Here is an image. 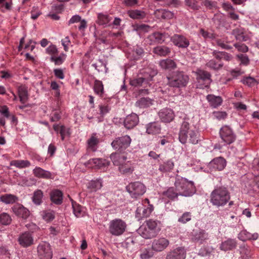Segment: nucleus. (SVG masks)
I'll return each instance as SVG.
<instances>
[{"label":"nucleus","instance_id":"nucleus-44","mask_svg":"<svg viewBox=\"0 0 259 259\" xmlns=\"http://www.w3.org/2000/svg\"><path fill=\"white\" fill-rule=\"evenodd\" d=\"M159 64L160 66L164 69H172L176 68V64L174 61L166 59L161 60Z\"/></svg>","mask_w":259,"mask_h":259},{"label":"nucleus","instance_id":"nucleus-32","mask_svg":"<svg viewBox=\"0 0 259 259\" xmlns=\"http://www.w3.org/2000/svg\"><path fill=\"white\" fill-rule=\"evenodd\" d=\"M50 198L53 203L60 204L63 200V193L59 190H54L51 192Z\"/></svg>","mask_w":259,"mask_h":259},{"label":"nucleus","instance_id":"nucleus-60","mask_svg":"<svg viewBox=\"0 0 259 259\" xmlns=\"http://www.w3.org/2000/svg\"><path fill=\"white\" fill-rule=\"evenodd\" d=\"M153 255V253L148 249L143 250L140 255L141 259H149Z\"/></svg>","mask_w":259,"mask_h":259},{"label":"nucleus","instance_id":"nucleus-38","mask_svg":"<svg viewBox=\"0 0 259 259\" xmlns=\"http://www.w3.org/2000/svg\"><path fill=\"white\" fill-rule=\"evenodd\" d=\"M153 52L157 55L164 57L170 54V50L166 46H160L155 47Z\"/></svg>","mask_w":259,"mask_h":259},{"label":"nucleus","instance_id":"nucleus-19","mask_svg":"<svg viewBox=\"0 0 259 259\" xmlns=\"http://www.w3.org/2000/svg\"><path fill=\"white\" fill-rule=\"evenodd\" d=\"M139 117L136 113H132L127 115L124 120V126L127 129H132L139 123Z\"/></svg>","mask_w":259,"mask_h":259},{"label":"nucleus","instance_id":"nucleus-35","mask_svg":"<svg viewBox=\"0 0 259 259\" xmlns=\"http://www.w3.org/2000/svg\"><path fill=\"white\" fill-rule=\"evenodd\" d=\"M34 175L37 178L42 179H49L51 177V173L39 167H36L33 170Z\"/></svg>","mask_w":259,"mask_h":259},{"label":"nucleus","instance_id":"nucleus-42","mask_svg":"<svg viewBox=\"0 0 259 259\" xmlns=\"http://www.w3.org/2000/svg\"><path fill=\"white\" fill-rule=\"evenodd\" d=\"M208 239V235L204 230H199L196 232L193 235V239L197 242L202 243Z\"/></svg>","mask_w":259,"mask_h":259},{"label":"nucleus","instance_id":"nucleus-48","mask_svg":"<svg viewBox=\"0 0 259 259\" xmlns=\"http://www.w3.org/2000/svg\"><path fill=\"white\" fill-rule=\"evenodd\" d=\"M72 206L73 213L75 217L77 218H81L84 216L85 212L81 205L74 201H72Z\"/></svg>","mask_w":259,"mask_h":259},{"label":"nucleus","instance_id":"nucleus-9","mask_svg":"<svg viewBox=\"0 0 259 259\" xmlns=\"http://www.w3.org/2000/svg\"><path fill=\"white\" fill-rule=\"evenodd\" d=\"M37 253L40 259H51L52 251L49 243L42 242L37 246Z\"/></svg>","mask_w":259,"mask_h":259},{"label":"nucleus","instance_id":"nucleus-36","mask_svg":"<svg viewBox=\"0 0 259 259\" xmlns=\"http://www.w3.org/2000/svg\"><path fill=\"white\" fill-rule=\"evenodd\" d=\"M99 139L96 134H93L90 138L88 140V148L93 151H95L98 147Z\"/></svg>","mask_w":259,"mask_h":259},{"label":"nucleus","instance_id":"nucleus-17","mask_svg":"<svg viewBox=\"0 0 259 259\" xmlns=\"http://www.w3.org/2000/svg\"><path fill=\"white\" fill-rule=\"evenodd\" d=\"M160 120L163 122H170L173 120L175 115L172 109L165 108L160 110L158 112Z\"/></svg>","mask_w":259,"mask_h":259},{"label":"nucleus","instance_id":"nucleus-45","mask_svg":"<svg viewBox=\"0 0 259 259\" xmlns=\"http://www.w3.org/2000/svg\"><path fill=\"white\" fill-rule=\"evenodd\" d=\"M93 90L96 94L102 97L104 93V85L101 80L96 79L94 81Z\"/></svg>","mask_w":259,"mask_h":259},{"label":"nucleus","instance_id":"nucleus-34","mask_svg":"<svg viewBox=\"0 0 259 259\" xmlns=\"http://www.w3.org/2000/svg\"><path fill=\"white\" fill-rule=\"evenodd\" d=\"M206 99L210 105L213 108H217L220 106L223 102L222 98L220 96H215L213 95H208Z\"/></svg>","mask_w":259,"mask_h":259},{"label":"nucleus","instance_id":"nucleus-1","mask_svg":"<svg viewBox=\"0 0 259 259\" xmlns=\"http://www.w3.org/2000/svg\"><path fill=\"white\" fill-rule=\"evenodd\" d=\"M230 199V193L226 187H217L210 195V202L217 207L223 206Z\"/></svg>","mask_w":259,"mask_h":259},{"label":"nucleus","instance_id":"nucleus-22","mask_svg":"<svg viewBox=\"0 0 259 259\" xmlns=\"http://www.w3.org/2000/svg\"><path fill=\"white\" fill-rule=\"evenodd\" d=\"M196 79L199 82H204L205 87L210 84L211 75L209 72L203 70H198L196 72Z\"/></svg>","mask_w":259,"mask_h":259},{"label":"nucleus","instance_id":"nucleus-26","mask_svg":"<svg viewBox=\"0 0 259 259\" xmlns=\"http://www.w3.org/2000/svg\"><path fill=\"white\" fill-rule=\"evenodd\" d=\"M236 245V241L235 239L229 238L221 243L220 245V249L221 250L226 251L235 248Z\"/></svg>","mask_w":259,"mask_h":259},{"label":"nucleus","instance_id":"nucleus-12","mask_svg":"<svg viewBox=\"0 0 259 259\" xmlns=\"http://www.w3.org/2000/svg\"><path fill=\"white\" fill-rule=\"evenodd\" d=\"M227 161L222 157H218L211 160L207 165L208 168L211 171L222 170L226 167Z\"/></svg>","mask_w":259,"mask_h":259},{"label":"nucleus","instance_id":"nucleus-18","mask_svg":"<svg viewBox=\"0 0 259 259\" xmlns=\"http://www.w3.org/2000/svg\"><path fill=\"white\" fill-rule=\"evenodd\" d=\"M12 209L13 212L19 218L26 219L29 216V211L20 204L14 205Z\"/></svg>","mask_w":259,"mask_h":259},{"label":"nucleus","instance_id":"nucleus-37","mask_svg":"<svg viewBox=\"0 0 259 259\" xmlns=\"http://www.w3.org/2000/svg\"><path fill=\"white\" fill-rule=\"evenodd\" d=\"M162 195L171 200H176L180 196L176 187L169 188L166 191L163 192Z\"/></svg>","mask_w":259,"mask_h":259},{"label":"nucleus","instance_id":"nucleus-43","mask_svg":"<svg viewBox=\"0 0 259 259\" xmlns=\"http://www.w3.org/2000/svg\"><path fill=\"white\" fill-rule=\"evenodd\" d=\"M174 161L171 159H169L160 164L158 169L162 172H169L174 168Z\"/></svg>","mask_w":259,"mask_h":259},{"label":"nucleus","instance_id":"nucleus-47","mask_svg":"<svg viewBox=\"0 0 259 259\" xmlns=\"http://www.w3.org/2000/svg\"><path fill=\"white\" fill-rule=\"evenodd\" d=\"M232 34L235 36L236 39L239 41H246L248 37L244 35V29L242 28H237L232 31Z\"/></svg>","mask_w":259,"mask_h":259},{"label":"nucleus","instance_id":"nucleus-40","mask_svg":"<svg viewBox=\"0 0 259 259\" xmlns=\"http://www.w3.org/2000/svg\"><path fill=\"white\" fill-rule=\"evenodd\" d=\"M18 200V198L13 194H6L0 196V201L6 204H13Z\"/></svg>","mask_w":259,"mask_h":259},{"label":"nucleus","instance_id":"nucleus-46","mask_svg":"<svg viewBox=\"0 0 259 259\" xmlns=\"http://www.w3.org/2000/svg\"><path fill=\"white\" fill-rule=\"evenodd\" d=\"M10 165L19 168H24L29 167L31 164L27 160H14L10 162Z\"/></svg>","mask_w":259,"mask_h":259},{"label":"nucleus","instance_id":"nucleus-33","mask_svg":"<svg viewBox=\"0 0 259 259\" xmlns=\"http://www.w3.org/2000/svg\"><path fill=\"white\" fill-rule=\"evenodd\" d=\"M112 17H110L107 14L100 13L98 15L97 23L101 25H103L105 27L111 25V21Z\"/></svg>","mask_w":259,"mask_h":259},{"label":"nucleus","instance_id":"nucleus-63","mask_svg":"<svg viewBox=\"0 0 259 259\" xmlns=\"http://www.w3.org/2000/svg\"><path fill=\"white\" fill-rule=\"evenodd\" d=\"M62 45L64 47V50L65 51H68V47L71 45V42L69 38L67 36L61 40Z\"/></svg>","mask_w":259,"mask_h":259},{"label":"nucleus","instance_id":"nucleus-7","mask_svg":"<svg viewBox=\"0 0 259 259\" xmlns=\"http://www.w3.org/2000/svg\"><path fill=\"white\" fill-rule=\"evenodd\" d=\"M155 71H150L149 69L144 72L143 76H139L131 80L130 83L132 86L140 87L143 83H147L152 80L154 76L156 74Z\"/></svg>","mask_w":259,"mask_h":259},{"label":"nucleus","instance_id":"nucleus-4","mask_svg":"<svg viewBox=\"0 0 259 259\" xmlns=\"http://www.w3.org/2000/svg\"><path fill=\"white\" fill-rule=\"evenodd\" d=\"M126 224L120 219H115L109 223V231L113 236H119L124 233L126 229Z\"/></svg>","mask_w":259,"mask_h":259},{"label":"nucleus","instance_id":"nucleus-30","mask_svg":"<svg viewBox=\"0 0 259 259\" xmlns=\"http://www.w3.org/2000/svg\"><path fill=\"white\" fill-rule=\"evenodd\" d=\"M153 104V100L149 97L141 98L138 100L135 106L140 108H145L150 107Z\"/></svg>","mask_w":259,"mask_h":259},{"label":"nucleus","instance_id":"nucleus-23","mask_svg":"<svg viewBox=\"0 0 259 259\" xmlns=\"http://www.w3.org/2000/svg\"><path fill=\"white\" fill-rule=\"evenodd\" d=\"M145 223L151 231L157 235L161 229V223L159 221L153 219H149L145 222Z\"/></svg>","mask_w":259,"mask_h":259},{"label":"nucleus","instance_id":"nucleus-8","mask_svg":"<svg viewBox=\"0 0 259 259\" xmlns=\"http://www.w3.org/2000/svg\"><path fill=\"white\" fill-rule=\"evenodd\" d=\"M132 140L129 136L125 135L116 138L111 143V146L115 150L122 151L128 147Z\"/></svg>","mask_w":259,"mask_h":259},{"label":"nucleus","instance_id":"nucleus-24","mask_svg":"<svg viewBox=\"0 0 259 259\" xmlns=\"http://www.w3.org/2000/svg\"><path fill=\"white\" fill-rule=\"evenodd\" d=\"M138 232L145 239H150L156 236L152 231L150 230L146 223L145 225H143L140 227L138 230Z\"/></svg>","mask_w":259,"mask_h":259},{"label":"nucleus","instance_id":"nucleus-2","mask_svg":"<svg viewBox=\"0 0 259 259\" xmlns=\"http://www.w3.org/2000/svg\"><path fill=\"white\" fill-rule=\"evenodd\" d=\"M175 187L178 192V194L184 197H190L196 191L194 183L182 177L177 178Z\"/></svg>","mask_w":259,"mask_h":259},{"label":"nucleus","instance_id":"nucleus-29","mask_svg":"<svg viewBox=\"0 0 259 259\" xmlns=\"http://www.w3.org/2000/svg\"><path fill=\"white\" fill-rule=\"evenodd\" d=\"M119 170L123 174H131L134 170V167L132 161L126 160L120 167H118Z\"/></svg>","mask_w":259,"mask_h":259},{"label":"nucleus","instance_id":"nucleus-62","mask_svg":"<svg viewBox=\"0 0 259 259\" xmlns=\"http://www.w3.org/2000/svg\"><path fill=\"white\" fill-rule=\"evenodd\" d=\"M242 82L249 87L253 86L256 84V80L254 78L251 77H248L244 78L242 80Z\"/></svg>","mask_w":259,"mask_h":259},{"label":"nucleus","instance_id":"nucleus-31","mask_svg":"<svg viewBox=\"0 0 259 259\" xmlns=\"http://www.w3.org/2000/svg\"><path fill=\"white\" fill-rule=\"evenodd\" d=\"M102 186V181L100 179L91 181L87 184V188L90 192H96L100 190Z\"/></svg>","mask_w":259,"mask_h":259},{"label":"nucleus","instance_id":"nucleus-5","mask_svg":"<svg viewBox=\"0 0 259 259\" xmlns=\"http://www.w3.org/2000/svg\"><path fill=\"white\" fill-rule=\"evenodd\" d=\"M125 189L133 198H138L143 195L146 191V186L139 181L129 183L126 186Z\"/></svg>","mask_w":259,"mask_h":259},{"label":"nucleus","instance_id":"nucleus-25","mask_svg":"<svg viewBox=\"0 0 259 259\" xmlns=\"http://www.w3.org/2000/svg\"><path fill=\"white\" fill-rule=\"evenodd\" d=\"M238 238L239 240L243 241H245L246 240H256L258 238V234L257 233L251 234L244 230L241 231L238 234Z\"/></svg>","mask_w":259,"mask_h":259},{"label":"nucleus","instance_id":"nucleus-57","mask_svg":"<svg viewBox=\"0 0 259 259\" xmlns=\"http://www.w3.org/2000/svg\"><path fill=\"white\" fill-rule=\"evenodd\" d=\"M65 58L66 55L62 54L58 57H56L54 56H52L50 58V60L52 62H54L55 65H60L63 63L65 59Z\"/></svg>","mask_w":259,"mask_h":259},{"label":"nucleus","instance_id":"nucleus-21","mask_svg":"<svg viewBox=\"0 0 259 259\" xmlns=\"http://www.w3.org/2000/svg\"><path fill=\"white\" fill-rule=\"evenodd\" d=\"M167 37V34L161 33L158 32L153 33L149 35L147 39L149 40L150 45H153L155 43L161 44Z\"/></svg>","mask_w":259,"mask_h":259},{"label":"nucleus","instance_id":"nucleus-58","mask_svg":"<svg viewBox=\"0 0 259 259\" xmlns=\"http://www.w3.org/2000/svg\"><path fill=\"white\" fill-rule=\"evenodd\" d=\"M191 217L192 215L190 212H185L178 219V222L185 224L191 220Z\"/></svg>","mask_w":259,"mask_h":259},{"label":"nucleus","instance_id":"nucleus-6","mask_svg":"<svg viewBox=\"0 0 259 259\" xmlns=\"http://www.w3.org/2000/svg\"><path fill=\"white\" fill-rule=\"evenodd\" d=\"M188 118H184L182 122L179 134L180 142L185 144L188 141V136L190 134V130H195L197 127L193 124H190L188 122Z\"/></svg>","mask_w":259,"mask_h":259},{"label":"nucleus","instance_id":"nucleus-41","mask_svg":"<svg viewBox=\"0 0 259 259\" xmlns=\"http://www.w3.org/2000/svg\"><path fill=\"white\" fill-rule=\"evenodd\" d=\"M18 93L20 102L24 104L28 99V93L27 87L21 85L18 88Z\"/></svg>","mask_w":259,"mask_h":259},{"label":"nucleus","instance_id":"nucleus-54","mask_svg":"<svg viewBox=\"0 0 259 259\" xmlns=\"http://www.w3.org/2000/svg\"><path fill=\"white\" fill-rule=\"evenodd\" d=\"M12 219L11 216L6 212L0 214V223L3 225H8L11 224Z\"/></svg>","mask_w":259,"mask_h":259},{"label":"nucleus","instance_id":"nucleus-55","mask_svg":"<svg viewBox=\"0 0 259 259\" xmlns=\"http://www.w3.org/2000/svg\"><path fill=\"white\" fill-rule=\"evenodd\" d=\"M41 216L46 221L50 222L54 219L55 212L50 210H45L42 212Z\"/></svg>","mask_w":259,"mask_h":259},{"label":"nucleus","instance_id":"nucleus-14","mask_svg":"<svg viewBox=\"0 0 259 259\" xmlns=\"http://www.w3.org/2000/svg\"><path fill=\"white\" fill-rule=\"evenodd\" d=\"M170 40L175 46L181 49L187 48L190 45L188 39L185 36L181 34H174L170 37Z\"/></svg>","mask_w":259,"mask_h":259},{"label":"nucleus","instance_id":"nucleus-27","mask_svg":"<svg viewBox=\"0 0 259 259\" xmlns=\"http://www.w3.org/2000/svg\"><path fill=\"white\" fill-rule=\"evenodd\" d=\"M110 158L112 160L114 165L120 167L124 162L127 160V158L124 155L119 153H112L110 155Z\"/></svg>","mask_w":259,"mask_h":259},{"label":"nucleus","instance_id":"nucleus-15","mask_svg":"<svg viewBox=\"0 0 259 259\" xmlns=\"http://www.w3.org/2000/svg\"><path fill=\"white\" fill-rule=\"evenodd\" d=\"M85 166L91 168H101L109 165V162L103 158L91 159L84 163Z\"/></svg>","mask_w":259,"mask_h":259},{"label":"nucleus","instance_id":"nucleus-20","mask_svg":"<svg viewBox=\"0 0 259 259\" xmlns=\"http://www.w3.org/2000/svg\"><path fill=\"white\" fill-rule=\"evenodd\" d=\"M18 242L22 247H27L33 243V238L30 233L25 232L20 235Z\"/></svg>","mask_w":259,"mask_h":259},{"label":"nucleus","instance_id":"nucleus-10","mask_svg":"<svg viewBox=\"0 0 259 259\" xmlns=\"http://www.w3.org/2000/svg\"><path fill=\"white\" fill-rule=\"evenodd\" d=\"M154 210V206L152 204L148 205H140L136 211V218L139 221L144 218L149 217Z\"/></svg>","mask_w":259,"mask_h":259},{"label":"nucleus","instance_id":"nucleus-56","mask_svg":"<svg viewBox=\"0 0 259 259\" xmlns=\"http://www.w3.org/2000/svg\"><path fill=\"white\" fill-rule=\"evenodd\" d=\"M92 66L98 72H102L104 69H107L106 64L101 60H99L97 62L93 63Z\"/></svg>","mask_w":259,"mask_h":259},{"label":"nucleus","instance_id":"nucleus-51","mask_svg":"<svg viewBox=\"0 0 259 259\" xmlns=\"http://www.w3.org/2000/svg\"><path fill=\"white\" fill-rule=\"evenodd\" d=\"M190 134L188 136V140L193 144H196L198 143L199 139V134L196 128L195 130H190Z\"/></svg>","mask_w":259,"mask_h":259},{"label":"nucleus","instance_id":"nucleus-11","mask_svg":"<svg viewBox=\"0 0 259 259\" xmlns=\"http://www.w3.org/2000/svg\"><path fill=\"white\" fill-rule=\"evenodd\" d=\"M220 135L222 140L226 144H230L235 140V136L233 132L227 125H225L221 128Z\"/></svg>","mask_w":259,"mask_h":259},{"label":"nucleus","instance_id":"nucleus-16","mask_svg":"<svg viewBox=\"0 0 259 259\" xmlns=\"http://www.w3.org/2000/svg\"><path fill=\"white\" fill-rule=\"evenodd\" d=\"M186 249L184 247H178L169 251L166 259H185Z\"/></svg>","mask_w":259,"mask_h":259},{"label":"nucleus","instance_id":"nucleus-3","mask_svg":"<svg viewBox=\"0 0 259 259\" xmlns=\"http://www.w3.org/2000/svg\"><path fill=\"white\" fill-rule=\"evenodd\" d=\"M167 83L169 86L181 88L186 85L189 77L183 72H177L174 73L171 77H167Z\"/></svg>","mask_w":259,"mask_h":259},{"label":"nucleus","instance_id":"nucleus-61","mask_svg":"<svg viewBox=\"0 0 259 259\" xmlns=\"http://www.w3.org/2000/svg\"><path fill=\"white\" fill-rule=\"evenodd\" d=\"M59 134L61 135L62 140H64L66 136L70 135L69 129L64 125L60 126Z\"/></svg>","mask_w":259,"mask_h":259},{"label":"nucleus","instance_id":"nucleus-59","mask_svg":"<svg viewBox=\"0 0 259 259\" xmlns=\"http://www.w3.org/2000/svg\"><path fill=\"white\" fill-rule=\"evenodd\" d=\"M149 26L145 24H137L134 26V30L140 33L143 32H148Z\"/></svg>","mask_w":259,"mask_h":259},{"label":"nucleus","instance_id":"nucleus-52","mask_svg":"<svg viewBox=\"0 0 259 259\" xmlns=\"http://www.w3.org/2000/svg\"><path fill=\"white\" fill-rule=\"evenodd\" d=\"M128 14L131 18L134 19H142L146 16V14L144 11L138 10L129 11Z\"/></svg>","mask_w":259,"mask_h":259},{"label":"nucleus","instance_id":"nucleus-50","mask_svg":"<svg viewBox=\"0 0 259 259\" xmlns=\"http://www.w3.org/2000/svg\"><path fill=\"white\" fill-rule=\"evenodd\" d=\"M240 253L242 259H249L252 254L250 247L245 245L240 247Z\"/></svg>","mask_w":259,"mask_h":259},{"label":"nucleus","instance_id":"nucleus-53","mask_svg":"<svg viewBox=\"0 0 259 259\" xmlns=\"http://www.w3.org/2000/svg\"><path fill=\"white\" fill-rule=\"evenodd\" d=\"M206 65L207 67L211 69L219 70L223 67V64L220 61H216L215 60L212 59L207 62Z\"/></svg>","mask_w":259,"mask_h":259},{"label":"nucleus","instance_id":"nucleus-64","mask_svg":"<svg viewBox=\"0 0 259 259\" xmlns=\"http://www.w3.org/2000/svg\"><path fill=\"white\" fill-rule=\"evenodd\" d=\"M100 113L102 116H104L110 110V108L108 105H100Z\"/></svg>","mask_w":259,"mask_h":259},{"label":"nucleus","instance_id":"nucleus-49","mask_svg":"<svg viewBox=\"0 0 259 259\" xmlns=\"http://www.w3.org/2000/svg\"><path fill=\"white\" fill-rule=\"evenodd\" d=\"M44 196L43 192L41 190L37 189L33 193L32 197V202L36 205H39L42 202V198Z\"/></svg>","mask_w":259,"mask_h":259},{"label":"nucleus","instance_id":"nucleus-28","mask_svg":"<svg viewBox=\"0 0 259 259\" xmlns=\"http://www.w3.org/2000/svg\"><path fill=\"white\" fill-rule=\"evenodd\" d=\"M146 133L148 134L155 135L160 132L161 127L157 122H152L146 125Z\"/></svg>","mask_w":259,"mask_h":259},{"label":"nucleus","instance_id":"nucleus-13","mask_svg":"<svg viewBox=\"0 0 259 259\" xmlns=\"http://www.w3.org/2000/svg\"><path fill=\"white\" fill-rule=\"evenodd\" d=\"M169 245V241L165 237L155 239L152 243V249L156 252H160L165 249Z\"/></svg>","mask_w":259,"mask_h":259},{"label":"nucleus","instance_id":"nucleus-39","mask_svg":"<svg viewBox=\"0 0 259 259\" xmlns=\"http://www.w3.org/2000/svg\"><path fill=\"white\" fill-rule=\"evenodd\" d=\"M155 14L158 18L162 19H170L174 16V14L172 12L165 9L157 10Z\"/></svg>","mask_w":259,"mask_h":259}]
</instances>
